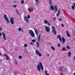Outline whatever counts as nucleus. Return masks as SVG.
I'll use <instances>...</instances> for the list:
<instances>
[{"label":"nucleus","instance_id":"obj_1","mask_svg":"<svg viewBox=\"0 0 75 75\" xmlns=\"http://www.w3.org/2000/svg\"><path fill=\"white\" fill-rule=\"evenodd\" d=\"M37 69L39 72L41 71V69L42 71H44V67H43L42 63L40 62L38 63L37 66Z\"/></svg>","mask_w":75,"mask_h":75},{"label":"nucleus","instance_id":"obj_2","mask_svg":"<svg viewBox=\"0 0 75 75\" xmlns=\"http://www.w3.org/2000/svg\"><path fill=\"white\" fill-rule=\"evenodd\" d=\"M52 33H53L55 35L57 33V32H56V30H55V27L54 26H52Z\"/></svg>","mask_w":75,"mask_h":75},{"label":"nucleus","instance_id":"obj_3","mask_svg":"<svg viewBox=\"0 0 75 75\" xmlns=\"http://www.w3.org/2000/svg\"><path fill=\"white\" fill-rule=\"evenodd\" d=\"M29 33L30 34V35L31 37H34L35 35L33 30H29Z\"/></svg>","mask_w":75,"mask_h":75},{"label":"nucleus","instance_id":"obj_4","mask_svg":"<svg viewBox=\"0 0 75 75\" xmlns=\"http://www.w3.org/2000/svg\"><path fill=\"white\" fill-rule=\"evenodd\" d=\"M35 53L36 55H39L40 57H41L42 56V54H41V53H40V52L38 50H35Z\"/></svg>","mask_w":75,"mask_h":75},{"label":"nucleus","instance_id":"obj_5","mask_svg":"<svg viewBox=\"0 0 75 75\" xmlns=\"http://www.w3.org/2000/svg\"><path fill=\"white\" fill-rule=\"evenodd\" d=\"M45 30L47 33H49L50 31V28L49 26H45Z\"/></svg>","mask_w":75,"mask_h":75},{"label":"nucleus","instance_id":"obj_6","mask_svg":"<svg viewBox=\"0 0 75 75\" xmlns=\"http://www.w3.org/2000/svg\"><path fill=\"white\" fill-rule=\"evenodd\" d=\"M2 37L3 39L4 40H6L7 39H6V35H5V33L4 32L2 33Z\"/></svg>","mask_w":75,"mask_h":75},{"label":"nucleus","instance_id":"obj_7","mask_svg":"<svg viewBox=\"0 0 75 75\" xmlns=\"http://www.w3.org/2000/svg\"><path fill=\"white\" fill-rule=\"evenodd\" d=\"M24 21H25L26 23H29V19L28 18H27V17L26 16H24Z\"/></svg>","mask_w":75,"mask_h":75},{"label":"nucleus","instance_id":"obj_8","mask_svg":"<svg viewBox=\"0 0 75 75\" xmlns=\"http://www.w3.org/2000/svg\"><path fill=\"white\" fill-rule=\"evenodd\" d=\"M10 21L12 24H14V19L12 18H10Z\"/></svg>","mask_w":75,"mask_h":75},{"label":"nucleus","instance_id":"obj_9","mask_svg":"<svg viewBox=\"0 0 75 75\" xmlns=\"http://www.w3.org/2000/svg\"><path fill=\"white\" fill-rule=\"evenodd\" d=\"M54 10L55 12H57L58 11V6L56 5L54 6Z\"/></svg>","mask_w":75,"mask_h":75},{"label":"nucleus","instance_id":"obj_10","mask_svg":"<svg viewBox=\"0 0 75 75\" xmlns=\"http://www.w3.org/2000/svg\"><path fill=\"white\" fill-rule=\"evenodd\" d=\"M50 10H51L54 11V6H51L50 7Z\"/></svg>","mask_w":75,"mask_h":75},{"label":"nucleus","instance_id":"obj_11","mask_svg":"<svg viewBox=\"0 0 75 75\" xmlns=\"http://www.w3.org/2000/svg\"><path fill=\"white\" fill-rule=\"evenodd\" d=\"M3 56H5V57H6V59H9V57L6 54H4Z\"/></svg>","mask_w":75,"mask_h":75},{"label":"nucleus","instance_id":"obj_12","mask_svg":"<svg viewBox=\"0 0 75 75\" xmlns=\"http://www.w3.org/2000/svg\"><path fill=\"white\" fill-rule=\"evenodd\" d=\"M62 43L63 44H64L65 43V39H64V38H62Z\"/></svg>","mask_w":75,"mask_h":75},{"label":"nucleus","instance_id":"obj_13","mask_svg":"<svg viewBox=\"0 0 75 75\" xmlns=\"http://www.w3.org/2000/svg\"><path fill=\"white\" fill-rule=\"evenodd\" d=\"M36 3V5L37 6L39 4V0H35Z\"/></svg>","mask_w":75,"mask_h":75},{"label":"nucleus","instance_id":"obj_14","mask_svg":"<svg viewBox=\"0 0 75 75\" xmlns=\"http://www.w3.org/2000/svg\"><path fill=\"white\" fill-rule=\"evenodd\" d=\"M60 37H61L60 35H59L57 36V38H59V40L60 41H61V40H62V39Z\"/></svg>","mask_w":75,"mask_h":75},{"label":"nucleus","instance_id":"obj_15","mask_svg":"<svg viewBox=\"0 0 75 75\" xmlns=\"http://www.w3.org/2000/svg\"><path fill=\"white\" fill-rule=\"evenodd\" d=\"M58 13L56 15L57 17H58L59 16V14H60V10H58Z\"/></svg>","mask_w":75,"mask_h":75},{"label":"nucleus","instance_id":"obj_16","mask_svg":"<svg viewBox=\"0 0 75 75\" xmlns=\"http://www.w3.org/2000/svg\"><path fill=\"white\" fill-rule=\"evenodd\" d=\"M35 32L36 33V35H38V31H37V29H35Z\"/></svg>","mask_w":75,"mask_h":75},{"label":"nucleus","instance_id":"obj_17","mask_svg":"<svg viewBox=\"0 0 75 75\" xmlns=\"http://www.w3.org/2000/svg\"><path fill=\"white\" fill-rule=\"evenodd\" d=\"M4 18H5V20H6V19H7L8 18H7V15L6 14H4Z\"/></svg>","mask_w":75,"mask_h":75},{"label":"nucleus","instance_id":"obj_18","mask_svg":"<svg viewBox=\"0 0 75 75\" xmlns=\"http://www.w3.org/2000/svg\"><path fill=\"white\" fill-rule=\"evenodd\" d=\"M48 22V21L46 20H45L44 21V24H47Z\"/></svg>","mask_w":75,"mask_h":75},{"label":"nucleus","instance_id":"obj_19","mask_svg":"<svg viewBox=\"0 0 75 75\" xmlns=\"http://www.w3.org/2000/svg\"><path fill=\"white\" fill-rule=\"evenodd\" d=\"M50 21H48V23H47V25H48V26H51V24L50 23Z\"/></svg>","mask_w":75,"mask_h":75},{"label":"nucleus","instance_id":"obj_20","mask_svg":"<svg viewBox=\"0 0 75 75\" xmlns=\"http://www.w3.org/2000/svg\"><path fill=\"white\" fill-rule=\"evenodd\" d=\"M73 6H72L71 8L72 9H73V10H74L75 9V3H74L73 4Z\"/></svg>","mask_w":75,"mask_h":75},{"label":"nucleus","instance_id":"obj_21","mask_svg":"<svg viewBox=\"0 0 75 75\" xmlns=\"http://www.w3.org/2000/svg\"><path fill=\"white\" fill-rule=\"evenodd\" d=\"M40 36H41V35L40 34L38 36V41H40Z\"/></svg>","mask_w":75,"mask_h":75},{"label":"nucleus","instance_id":"obj_22","mask_svg":"<svg viewBox=\"0 0 75 75\" xmlns=\"http://www.w3.org/2000/svg\"><path fill=\"white\" fill-rule=\"evenodd\" d=\"M66 34L68 37H70V35H69V33H68V31H66Z\"/></svg>","mask_w":75,"mask_h":75},{"label":"nucleus","instance_id":"obj_23","mask_svg":"<svg viewBox=\"0 0 75 75\" xmlns=\"http://www.w3.org/2000/svg\"><path fill=\"white\" fill-rule=\"evenodd\" d=\"M71 52H69L68 53V56L69 57H71Z\"/></svg>","mask_w":75,"mask_h":75},{"label":"nucleus","instance_id":"obj_24","mask_svg":"<svg viewBox=\"0 0 75 75\" xmlns=\"http://www.w3.org/2000/svg\"><path fill=\"white\" fill-rule=\"evenodd\" d=\"M49 3L50 5H51L52 4V0H49Z\"/></svg>","mask_w":75,"mask_h":75},{"label":"nucleus","instance_id":"obj_25","mask_svg":"<svg viewBox=\"0 0 75 75\" xmlns=\"http://www.w3.org/2000/svg\"><path fill=\"white\" fill-rule=\"evenodd\" d=\"M36 43L37 47H40V45H39V43L38 42H36Z\"/></svg>","mask_w":75,"mask_h":75},{"label":"nucleus","instance_id":"obj_26","mask_svg":"<svg viewBox=\"0 0 75 75\" xmlns=\"http://www.w3.org/2000/svg\"><path fill=\"white\" fill-rule=\"evenodd\" d=\"M5 20H6L7 22V23L8 24V23H9V22H10V21H9V20L8 19V18L5 19Z\"/></svg>","mask_w":75,"mask_h":75},{"label":"nucleus","instance_id":"obj_27","mask_svg":"<svg viewBox=\"0 0 75 75\" xmlns=\"http://www.w3.org/2000/svg\"><path fill=\"white\" fill-rule=\"evenodd\" d=\"M51 49H52V50H53V51H55V48L53 47V46L51 47Z\"/></svg>","mask_w":75,"mask_h":75},{"label":"nucleus","instance_id":"obj_28","mask_svg":"<svg viewBox=\"0 0 75 75\" xmlns=\"http://www.w3.org/2000/svg\"><path fill=\"white\" fill-rule=\"evenodd\" d=\"M66 48L67 50H70V47L68 46H67L66 47Z\"/></svg>","mask_w":75,"mask_h":75},{"label":"nucleus","instance_id":"obj_29","mask_svg":"<svg viewBox=\"0 0 75 75\" xmlns=\"http://www.w3.org/2000/svg\"><path fill=\"white\" fill-rule=\"evenodd\" d=\"M22 29V28H18V30L19 31H21V30Z\"/></svg>","mask_w":75,"mask_h":75},{"label":"nucleus","instance_id":"obj_30","mask_svg":"<svg viewBox=\"0 0 75 75\" xmlns=\"http://www.w3.org/2000/svg\"><path fill=\"white\" fill-rule=\"evenodd\" d=\"M15 64L16 65H18V64H17V61L16 60H15Z\"/></svg>","mask_w":75,"mask_h":75},{"label":"nucleus","instance_id":"obj_31","mask_svg":"<svg viewBox=\"0 0 75 75\" xmlns=\"http://www.w3.org/2000/svg\"><path fill=\"white\" fill-rule=\"evenodd\" d=\"M35 40H32V42H35Z\"/></svg>","mask_w":75,"mask_h":75},{"label":"nucleus","instance_id":"obj_32","mask_svg":"<svg viewBox=\"0 0 75 75\" xmlns=\"http://www.w3.org/2000/svg\"><path fill=\"white\" fill-rule=\"evenodd\" d=\"M17 72H16V71H14V74H15V75H17Z\"/></svg>","mask_w":75,"mask_h":75},{"label":"nucleus","instance_id":"obj_33","mask_svg":"<svg viewBox=\"0 0 75 75\" xmlns=\"http://www.w3.org/2000/svg\"><path fill=\"white\" fill-rule=\"evenodd\" d=\"M24 46L25 47H27V45L26 44H25L24 45Z\"/></svg>","mask_w":75,"mask_h":75},{"label":"nucleus","instance_id":"obj_34","mask_svg":"<svg viewBox=\"0 0 75 75\" xmlns=\"http://www.w3.org/2000/svg\"><path fill=\"white\" fill-rule=\"evenodd\" d=\"M28 18H30V16L29 15H28L27 16V17Z\"/></svg>","mask_w":75,"mask_h":75},{"label":"nucleus","instance_id":"obj_35","mask_svg":"<svg viewBox=\"0 0 75 75\" xmlns=\"http://www.w3.org/2000/svg\"><path fill=\"white\" fill-rule=\"evenodd\" d=\"M28 10L30 12H31L32 11V10H30V8L28 9Z\"/></svg>","mask_w":75,"mask_h":75},{"label":"nucleus","instance_id":"obj_36","mask_svg":"<svg viewBox=\"0 0 75 75\" xmlns=\"http://www.w3.org/2000/svg\"><path fill=\"white\" fill-rule=\"evenodd\" d=\"M21 3L22 4H23L24 3V1H21Z\"/></svg>","mask_w":75,"mask_h":75},{"label":"nucleus","instance_id":"obj_37","mask_svg":"<svg viewBox=\"0 0 75 75\" xmlns=\"http://www.w3.org/2000/svg\"><path fill=\"white\" fill-rule=\"evenodd\" d=\"M13 7H15V8H16V7H17V6H16V5H14L13 6Z\"/></svg>","mask_w":75,"mask_h":75},{"label":"nucleus","instance_id":"obj_38","mask_svg":"<svg viewBox=\"0 0 75 75\" xmlns=\"http://www.w3.org/2000/svg\"><path fill=\"white\" fill-rule=\"evenodd\" d=\"M30 45H34V44L32 42H30Z\"/></svg>","mask_w":75,"mask_h":75},{"label":"nucleus","instance_id":"obj_39","mask_svg":"<svg viewBox=\"0 0 75 75\" xmlns=\"http://www.w3.org/2000/svg\"><path fill=\"white\" fill-rule=\"evenodd\" d=\"M19 58H20V59H21V58H22V57L21 56H19Z\"/></svg>","mask_w":75,"mask_h":75},{"label":"nucleus","instance_id":"obj_40","mask_svg":"<svg viewBox=\"0 0 75 75\" xmlns=\"http://www.w3.org/2000/svg\"><path fill=\"white\" fill-rule=\"evenodd\" d=\"M61 46L59 44H58L57 45V47H60V46Z\"/></svg>","mask_w":75,"mask_h":75},{"label":"nucleus","instance_id":"obj_41","mask_svg":"<svg viewBox=\"0 0 75 75\" xmlns=\"http://www.w3.org/2000/svg\"><path fill=\"white\" fill-rule=\"evenodd\" d=\"M47 73H48V71H45V74H47Z\"/></svg>","mask_w":75,"mask_h":75},{"label":"nucleus","instance_id":"obj_42","mask_svg":"<svg viewBox=\"0 0 75 75\" xmlns=\"http://www.w3.org/2000/svg\"><path fill=\"white\" fill-rule=\"evenodd\" d=\"M2 30V27H0V31H1Z\"/></svg>","mask_w":75,"mask_h":75},{"label":"nucleus","instance_id":"obj_43","mask_svg":"<svg viewBox=\"0 0 75 75\" xmlns=\"http://www.w3.org/2000/svg\"><path fill=\"white\" fill-rule=\"evenodd\" d=\"M47 55L48 57H50V54H47Z\"/></svg>","mask_w":75,"mask_h":75},{"label":"nucleus","instance_id":"obj_44","mask_svg":"<svg viewBox=\"0 0 75 75\" xmlns=\"http://www.w3.org/2000/svg\"><path fill=\"white\" fill-rule=\"evenodd\" d=\"M58 20L59 21H62V19L61 18L58 19Z\"/></svg>","mask_w":75,"mask_h":75},{"label":"nucleus","instance_id":"obj_45","mask_svg":"<svg viewBox=\"0 0 75 75\" xmlns=\"http://www.w3.org/2000/svg\"><path fill=\"white\" fill-rule=\"evenodd\" d=\"M17 14L18 15H20V13H18V12H17Z\"/></svg>","mask_w":75,"mask_h":75},{"label":"nucleus","instance_id":"obj_46","mask_svg":"<svg viewBox=\"0 0 75 75\" xmlns=\"http://www.w3.org/2000/svg\"><path fill=\"white\" fill-rule=\"evenodd\" d=\"M54 20H56V18L55 17L54 18Z\"/></svg>","mask_w":75,"mask_h":75},{"label":"nucleus","instance_id":"obj_47","mask_svg":"<svg viewBox=\"0 0 75 75\" xmlns=\"http://www.w3.org/2000/svg\"><path fill=\"white\" fill-rule=\"evenodd\" d=\"M2 35V34H1V33H0V36H1Z\"/></svg>","mask_w":75,"mask_h":75},{"label":"nucleus","instance_id":"obj_48","mask_svg":"<svg viewBox=\"0 0 75 75\" xmlns=\"http://www.w3.org/2000/svg\"><path fill=\"white\" fill-rule=\"evenodd\" d=\"M1 55H2V54L0 52V56H1Z\"/></svg>","mask_w":75,"mask_h":75},{"label":"nucleus","instance_id":"obj_49","mask_svg":"<svg viewBox=\"0 0 75 75\" xmlns=\"http://www.w3.org/2000/svg\"><path fill=\"white\" fill-rule=\"evenodd\" d=\"M22 31V32H23V29H22L21 30Z\"/></svg>","mask_w":75,"mask_h":75},{"label":"nucleus","instance_id":"obj_50","mask_svg":"<svg viewBox=\"0 0 75 75\" xmlns=\"http://www.w3.org/2000/svg\"><path fill=\"white\" fill-rule=\"evenodd\" d=\"M65 49V47H63L62 48V50H64V49Z\"/></svg>","mask_w":75,"mask_h":75},{"label":"nucleus","instance_id":"obj_51","mask_svg":"<svg viewBox=\"0 0 75 75\" xmlns=\"http://www.w3.org/2000/svg\"><path fill=\"white\" fill-rule=\"evenodd\" d=\"M60 71H62V68H61V69H60Z\"/></svg>","mask_w":75,"mask_h":75},{"label":"nucleus","instance_id":"obj_52","mask_svg":"<svg viewBox=\"0 0 75 75\" xmlns=\"http://www.w3.org/2000/svg\"><path fill=\"white\" fill-rule=\"evenodd\" d=\"M14 3H17V1H15L14 2Z\"/></svg>","mask_w":75,"mask_h":75},{"label":"nucleus","instance_id":"obj_53","mask_svg":"<svg viewBox=\"0 0 75 75\" xmlns=\"http://www.w3.org/2000/svg\"><path fill=\"white\" fill-rule=\"evenodd\" d=\"M46 75H50V74H46Z\"/></svg>","mask_w":75,"mask_h":75},{"label":"nucleus","instance_id":"obj_54","mask_svg":"<svg viewBox=\"0 0 75 75\" xmlns=\"http://www.w3.org/2000/svg\"><path fill=\"white\" fill-rule=\"evenodd\" d=\"M62 27H64V25H63V24H62Z\"/></svg>","mask_w":75,"mask_h":75}]
</instances>
